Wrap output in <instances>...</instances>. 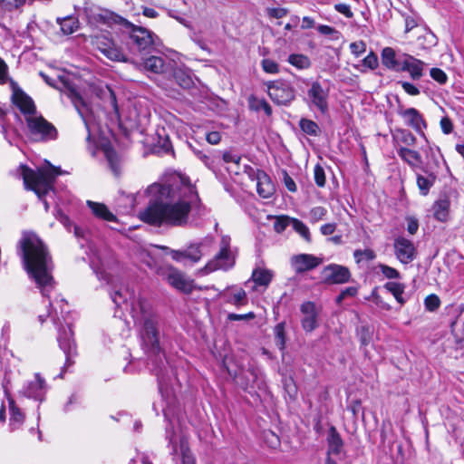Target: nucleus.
<instances>
[{
	"instance_id": "nucleus-33",
	"label": "nucleus",
	"mask_w": 464,
	"mask_h": 464,
	"mask_svg": "<svg viewBox=\"0 0 464 464\" xmlns=\"http://www.w3.org/2000/svg\"><path fill=\"white\" fill-rule=\"evenodd\" d=\"M249 109L255 111H263L266 115L270 116L272 114V108L265 99H258L254 95L248 97Z\"/></svg>"
},
{
	"instance_id": "nucleus-63",
	"label": "nucleus",
	"mask_w": 464,
	"mask_h": 464,
	"mask_svg": "<svg viewBox=\"0 0 464 464\" xmlns=\"http://www.w3.org/2000/svg\"><path fill=\"white\" fill-rule=\"evenodd\" d=\"M70 97L75 106H77L78 104H80L82 106H85V102H84L83 98L82 97L80 92H78L76 90L72 89L70 91Z\"/></svg>"
},
{
	"instance_id": "nucleus-16",
	"label": "nucleus",
	"mask_w": 464,
	"mask_h": 464,
	"mask_svg": "<svg viewBox=\"0 0 464 464\" xmlns=\"http://www.w3.org/2000/svg\"><path fill=\"white\" fill-rule=\"evenodd\" d=\"M303 314L302 327L305 332H313L318 326L319 310L314 302H304L300 306Z\"/></svg>"
},
{
	"instance_id": "nucleus-45",
	"label": "nucleus",
	"mask_w": 464,
	"mask_h": 464,
	"mask_svg": "<svg viewBox=\"0 0 464 464\" xmlns=\"http://www.w3.org/2000/svg\"><path fill=\"white\" fill-rule=\"evenodd\" d=\"M262 69L271 74H276L279 72V65L277 63H276L274 60L266 58L263 59L261 62Z\"/></svg>"
},
{
	"instance_id": "nucleus-51",
	"label": "nucleus",
	"mask_w": 464,
	"mask_h": 464,
	"mask_svg": "<svg viewBox=\"0 0 464 464\" xmlns=\"http://www.w3.org/2000/svg\"><path fill=\"white\" fill-rule=\"evenodd\" d=\"M363 66L374 70L379 65V61L377 55L371 52L363 60H362Z\"/></svg>"
},
{
	"instance_id": "nucleus-42",
	"label": "nucleus",
	"mask_w": 464,
	"mask_h": 464,
	"mask_svg": "<svg viewBox=\"0 0 464 464\" xmlns=\"http://www.w3.org/2000/svg\"><path fill=\"white\" fill-rule=\"evenodd\" d=\"M292 227L298 233L305 241H311V234L308 227L301 220L294 218L292 220Z\"/></svg>"
},
{
	"instance_id": "nucleus-30",
	"label": "nucleus",
	"mask_w": 464,
	"mask_h": 464,
	"mask_svg": "<svg viewBox=\"0 0 464 464\" xmlns=\"http://www.w3.org/2000/svg\"><path fill=\"white\" fill-rule=\"evenodd\" d=\"M173 79L179 86L185 90H188L195 85L190 72L181 68L174 70Z\"/></svg>"
},
{
	"instance_id": "nucleus-43",
	"label": "nucleus",
	"mask_w": 464,
	"mask_h": 464,
	"mask_svg": "<svg viewBox=\"0 0 464 464\" xmlns=\"http://www.w3.org/2000/svg\"><path fill=\"white\" fill-rule=\"evenodd\" d=\"M293 219H294L293 218H289L286 216L277 217L274 223V229L277 233L284 232L288 226H292Z\"/></svg>"
},
{
	"instance_id": "nucleus-32",
	"label": "nucleus",
	"mask_w": 464,
	"mask_h": 464,
	"mask_svg": "<svg viewBox=\"0 0 464 464\" xmlns=\"http://www.w3.org/2000/svg\"><path fill=\"white\" fill-rule=\"evenodd\" d=\"M450 202L448 198H440L433 205L434 218L441 222L447 221L450 214Z\"/></svg>"
},
{
	"instance_id": "nucleus-19",
	"label": "nucleus",
	"mask_w": 464,
	"mask_h": 464,
	"mask_svg": "<svg viewBox=\"0 0 464 464\" xmlns=\"http://www.w3.org/2000/svg\"><path fill=\"white\" fill-rule=\"evenodd\" d=\"M166 10L169 16L186 26L188 23V18L192 14V9L188 5V2H169Z\"/></svg>"
},
{
	"instance_id": "nucleus-62",
	"label": "nucleus",
	"mask_w": 464,
	"mask_h": 464,
	"mask_svg": "<svg viewBox=\"0 0 464 464\" xmlns=\"http://www.w3.org/2000/svg\"><path fill=\"white\" fill-rule=\"evenodd\" d=\"M52 309H53V304L51 301H49L46 310L43 314H40L37 316V321L40 325H43L47 321V319L50 317Z\"/></svg>"
},
{
	"instance_id": "nucleus-39",
	"label": "nucleus",
	"mask_w": 464,
	"mask_h": 464,
	"mask_svg": "<svg viewBox=\"0 0 464 464\" xmlns=\"http://www.w3.org/2000/svg\"><path fill=\"white\" fill-rule=\"evenodd\" d=\"M276 346L284 351L285 348V324L284 322L277 324L274 328Z\"/></svg>"
},
{
	"instance_id": "nucleus-1",
	"label": "nucleus",
	"mask_w": 464,
	"mask_h": 464,
	"mask_svg": "<svg viewBox=\"0 0 464 464\" xmlns=\"http://www.w3.org/2000/svg\"><path fill=\"white\" fill-rule=\"evenodd\" d=\"M172 192L169 185L154 183L150 187V198L147 207L139 213V218L144 223L160 227H184L188 222L189 214L193 207L201 204L198 192L189 188L187 198H179L171 203L168 202Z\"/></svg>"
},
{
	"instance_id": "nucleus-9",
	"label": "nucleus",
	"mask_w": 464,
	"mask_h": 464,
	"mask_svg": "<svg viewBox=\"0 0 464 464\" xmlns=\"http://www.w3.org/2000/svg\"><path fill=\"white\" fill-rule=\"evenodd\" d=\"M304 101L311 111L326 115L329 111V89L324 88L319 82H313L308 86Z\"/></svg>"
},
{
	"instance_id": "nucleus-29",
	"label": "nucleus",
	"mask_w": 464,
	"mask_h": 464,
	"mask_svg": "<svg viewBox=\"0 0 464 464\" xmlns=\"http://www.w3.org/2000/svg\"><path fill=\"white\" fill-rule=\"evenodd\" d=\"M8 405L10 425L15 426V428H19L24 422L25 415L16 405L15 401L11 396L8 397Z\"/></svg>"
},
{
	"instance_id": "nucleus-25",
	"label": "nucleus",
	"mask_w": 464,
	"mask_h": 464,
	"mask_svg": "<svg viewBox=\"0 0 464 464\" xmlns=\"http://www.w3.org/2000/svg\"><path fill=\"white\" fill-rule=\"evenodd\" d=\"M399 114L404 119L405 122L417 131H421L426 127L421 114L414 108L400 110Z\"/></svg>"
},
{
	"instance_id": "nucleus-54",
	"label": "nucleus",
	"mask_w": 464,
	"mask_h": 464,
	"mask_svg": "<svg viewBox=\"0 0 464 464\" xmlns=\"http://www.w3.org/2000/svg\"><path fill=\"white\" fill-rule=\"evenodd\" d=\"M326 213L327 210L321 206L314 207L310 211L311 218L315 222L323 219Z\"/></svg>"
},
{
	"instance_id": "nucleus-56",
	"label": "nucleus",
	"mask_w": 464,
	"mask_h": 464,
	"mask_svg": "<svg viewBox=\"0 0 464 464\" xmlns=\"http://www.w3.org/2000/svg\"><path fill=\"white\" fill-rule=\"evenodd\" d=\"M159 143H160V150L163 153L169 154V152H172V153L174 152L171 141L168 136H166L163 139L160 138Z\"/></svg>"
},
{
	"instance_id": "nucleus-2",
	"label": "nucleus",
	"mask_w": 464,
	"mask_h": 464,
	"mask_svg": "<svg viewBox=\"0 0 464 464\" xmlns=\"http://www.w3.org/2000/svg\"><path fill=\"white\" fill-rule=\"evenodd\" d=\"M24 267L43 296L50 299L55 286L53 260L47 246L38 237L26 236L20 242Z\"/></svg>"
},
{
	"instance_id": "nucleus-14",
	"label": "nucleus",
	"mask_w": 464,
	"mask_h": 464,
	"mask_svg": "<svg viewBox=\"0 0 464 464\" xmlns=\"http://www.w3.org/2000/svg\"><path fill=\"white\" fill-rule=\"evenodd\" d=\"M157 248L164 251L166 254L171 256V258L176 262H181L185 259L196 263L201 258V251L198 246L191 245L185 250H173L166 246H156Z\"/></svg>"
},
{
	"instance_id": "nucleus-60",
	"label": "nucleus",
	"mask_w": 464,
	"mask_h": 464,
	"mask_svg": "<svg viewBox=\"0 0 464 464\" xmlns=\"http://www.w3.org/2000/svg\"><path fill=\"white\" fill-rule=\"evenodd\" d=\"M8 66L3 58L0 57V84H5L7 82Z\"/></svg>"
},
{
	"instance_id": "nucleus-26",
	"label": "nucleus",
	"mask_w": 464,
	"mask_h": 464,
	"mask_svg": "<svg viewBox=\"0 0 464 464\" xmlns=\"http://www.w3.org/2000/svg\"><path fill=\"white\" fill-rule=\"evenodd\" d=\"M59 346L65 353V362L63 368L66 370L75 362L74 358L78 355L76 343L69 338H59Z\"/></svg>"
},
{
	"instance_id": "nucleus-34",
	"label": "nucleus",
	"mask_w": 464,
	"mask_h": 464,
	"mask_svg": "<svg viewBox=\"0 0 464 464\" xmlns=\"http://www.w3.org/2000/svg\"><path fill=\"white\" fill-rule=\"evenodd\" d=\"M287 62L299 70L308 69L311 66L309 57L302 53L290 54Z\"/></svg>"
},
{
	"instance_id": "nucleus-3",
	"label": "nucleus",
	"mask_w": 464,
	"mask_h": 464,
	"mask_svg": "<svg viewBox=\"0 0 464 464\" xmlns=\"http://www.w3.org/2000/svg\"><path fill=\"white\" fill-rule=\"evenodd\" d=\"M99 21L112 27L118 25L122 32V35L126 34L131 44L136 47L140 53H150L153 50L154 40L153 33L148 29L138 26L125 19L124 17L117 14L109 10H102L98 14Z\"/></svg>"
},
{
	"instance_id": "nucleus-47",
	"label": "nucleus",
	"mask_w": 464,
	"mask_h": 464,
	"mask_svg": "<svg viewBox=\"0 0 464 464\" xmlns=\"http://www.w3.org/2000/svg\"><path fill=\"white\" fill-rule=\"evenodd\" d=\"M379 268L382 274L389 279H396L400 277V273L395 268L389 266L387 265L381 264L379 265Z\"/></svg>"
},
{
	"instance_id": "nucleus-22",
	"label": "nucleus",
	"mask_w": 464,
	"mask_h": 464,
	"mask_svg": "<svg viewBox=\"0 0 464 464\" xmlns=\"http://www.w3.org/2000/svg\"><path fill=\"white\" fill-rule=\"evenodd\" d=\"M398 156L407 163L411 169L415 170L422 166V157L420 153L415 150L406 147H400L397 149Z\"/></svg>"
},
{
	"instance_id": "nucleus-55",
	"label": "nucleus",
	"mask_w": 464,
	"mask_h": 464,
	"mask_svg": "<svg viewBox=\"0 0 464 464\" xmlns=\"http://www.w3.org/2000/svg\"><path fill=\"white\" fill-rule=\"evenodd\" d=\"M350 50L358 57L366 51V44L362 41L353 42L350 44Z\"/></svg>"
},
{
	"instance_id": "nucleus-58",
	"label": "nucleus",
	"mask_w": 464,
	"mask_h": 464,
	"mask_svg": "<svg viewBox=\"0 0 464 464\" xmlns=\"http://www.w3.org/2000/svg\"><path fill=\"white\" fill-rule=\"evenodd\" d=\"M358 289L354 286L346 287L344 290L341 292V294L337 296L336 302L341 303L347 296H354L356 295Z\"/></svg>"
},
{
	"instance_id": "nucleus-28",
	"label": "nucleus",
	"mask_w": 464,
	"mask_h": 464,
	"mask_svg": "<svg viewBox=\"0 0 464 464\" xmlns=\"http://www.w3.org/2000/svg\"><path fill=\"white\" fill-rule=\"evenodd\" d=\"M45 386L46 383L44 378L41 377L40 373H36L34 375V381L31 382L27 387V396L34 400L42 401Z\"/></svg>"
},
{
	"instance_id": "nucleus-52",
	"label": "nucleus",
	"mask_w": 464,
	"mask_h": 464,
	"mask_svg": "<svg viewBox=\"0 0 464 464\" xmlns=\"http://www.w3.org/2000/svg\"><path fill=\"white\" fill-rule=\"evenodd\" d=\"M287 13L288 10L283 7H271L266 9V14L270 18L279 19L285 17Z\"/></svg>"
},
{
	"instance_id": "nucleus-17",
	"label": "nucleus",
	"mask_w": 464,
	"mask_h": 464,
	"mask_svg": "<svg viewBox=\"0 0 464 464\" xmlns=\"http://www.w3.org/2000/svg\"><path fill=\"white\" fill-rule=\"evenodd\" d=\"M165 279L171 286L184 294H190L193 291L191 282L186 280L183 273L173 266H168Z\"/></svg>"
},
{
	"instance_id": "nucleus-50",
	"label": "nucleus",
	"mask_w": 464,
	"mask_h": 464,
	"mask_svg": "<svg viewBox=\"0 0 464 464\" xmlns=\"http://www.w3.org/2000/svg\"><path fill=\"white\" fill-rule=\"evenodd\" d=\"M314 181L318 187H324L325 185V174L324 169L320 165H316L314 169Z\"/></svg>"
},
{
	"instance_id": "nucleus-4",
	"label": "nucleus",
	"mask_w": 464,
	"mask_h": 464,
	"mask_svg": "<svg viewBox=\"0 0 464 464\" xmlns=\"http://www.w3.org/2000/svg\"><path fill=\"white\" fill-rule=\"evenodd\" d=\"M19 169L24 188L34 192L40 200H44L50 191L54 190L56 178L61 174L60 169L54 166L34 169L25 164H21Z\"/></svg>"
},
{
	"instance_id": "nucleus-10",
	"label": "nucleus",
	"mask_w": 464,
	"mask_h": 464,
	"mask_svg": "<svg viewBox=\"0 0 464 464\" xmlns=\"http://www.w3.org/2000/svg\"><path fill=\"white\" fill-rule=\"evenodd\" d=\"M27 128L32 135H38L41 140H56L58 130L43 115L25 117Z\"/></svg>"
},
{
	"instance_id": "nucleus-57",
	"label": "nucleus",
	"mask_w": 464,
	"mask_h": 464,
	"mask_svg": "<svg viewBox=\"0 0 464 464\" xmlns=\"http://www.w3.org/2000/svg\"><path fill=\"white\" fill-rule=\"evenodd\" d=\"M283 181L286 188L291 192H295L297 190V187L294 179L289 176V174L284 170L283 171Z\"/></svg>"
},
{
	"instance_id": "nucleus-8",
	"label": "nucleus",
	"mask_w": 464,
	"mask_h": 464,
	"mask_svg": "<svg viewBox=\"0 0 464 464\" xmlns=\"http://www.w3.org/2000/svg\"><path fill=\"white\" fill-rule=\"evenodd\" d=\"M91 46L112 62L126 63L128 57L121 46L118 45L109 32H100L88 37Z\"/></svg>"
},
{
	"instance_id": "nucleus-64",
	"label": "nucleus",
	"mask_w": 464,
	"mask_h": 464,
	"mask_svg": "<svg viewBox=\"0 0 464 464\" xmlns=\"http://www.w3.org/2000/svg\"><path fill=\"white\" fill-rule=\"evenodd\" d=\"M335 9L348 18L353 16V13L350 9V6L344 3H339L335 5Z\"/></svg>"
},
{
	"instance_id": "nucleus-23",
	"label": "nucleus",
	"mask_w": 464,
	"mask_h": 464,
	"mask_svg": "<svg viewBox=\"0 0 464 464\" xmlns=\"http://www.w3.org/2000/svg\"><path fill=\"white\" fill-rule=\"evenodd\" d=\"M256 190L263 198H270L276 192V188L270 177L264 171L256 174Z\"/></svg>"
},
{
	"instance_id": "nucleus-44",
	"label": "nucleus",
	"mask_w": 464,
	"mask_h": 464,
	"mask_svg": "<svg viewBox=\"0 0 464 464\" xmlns=\"http://www.w3.org/2000/svg\"><path fill=\"white\" fill-rule=\"evenodd\" d=\"M353 256L357 263L362 260H373L376 256L375 253L372 249L360 250L357 249L353 252Z\"/></svg>"
},
{
	"instance_id": "nucleus-11",
	"label": "nucleus",
	"mask_w": 464,
	"mask_h": 464,
	"mask_svg": "<svg viewBox=\"0 0 464 464\" xmlns=\"http://www.w3.org/2000/svg\"><path fill=\"white\" fill-rule=\"evenodd\" d=\"M268 95L277 104L287 105L295 98L294 87L285 81H274L267 84Z\"/></svg>"
},
{
	"instance_id": "nucleus-46",
	"label": "nucleus",
	"mask_w": 464,
	"mask_h": 464,
	"mask_svg": "<svg viewBox=\"0 0 464 464\" xmlns=\"http://www.w3.org/2000/svg\"><path fill=\"white\" fill-rule=\"evenodd\" d=\"M430 77L438 82L440 84H445L448 81V76L445 72L440 68H432L430 72Z\"/></svg>"
},
{
	"instance_id": "nucleus-38",
	"label": "nucleus",
	"mask_w": 464,
	"mask_h": 464,
	"mask_svg": "<svg viewBox=\"0 0 464 464\" xmlns=\"http://www.w3.org/2000/svg\"><path fill=\"white\" fill-rule=\"evenodd\" d=\"M60 24L61 30L64 34H72L78 28L77 21L72 16H66L62 19H57Z\"/></svg>"
},
{
	"instance_id": "nucleus-37",
	"label": "nucleus",
	"mask_w": 464,
	"mask_h": 464,
	"mask_svg": "<svg viewBox=\"0 0 464 464\" xmlns=\"http://www.w3.org/2000/svg\"><path fill=\"white\" fill-rule=\"evenodd\" d=\"M384 287L392 294L399 304H403L405 303V299L402 296L405 287L402 284L398 282H388L385 284Z\"/></svg>"
},
{
	"instance_id": "nucleus-12",
	"label": "nucleus",
	"mask_w": 464,
	"mask_h": 464,
	"mask_svg": "<svg viewBox=\"0 0 464 464\" xmlns=\"http://www.w3.org/2000/svg\"><path fill=\"white\" fill-rule=\"evenodd\" d=\"M393 249L396 258L404 265L411 263L417 256V249L413 242L403 237L394 239Z\"/></svg>"
},
{
	"instance_id": "nucleus-41",
	"label": "nucleus",
	"mask_w": 464,
	"mask_h": 464,
	"mask_svg": "<svg viewBox=\"0 0 464 464\" xmlns=\"http://www.w3.org/2000/svg\"><path fill=\"white\" fill-rule=\"evenodd\" d=\"M299 126L301 130L308 135L316 136L320 131L318 124L309 119H301Z\"/></svg>"
},
{
	"instance_id": "nucleus-59",
	"label": "nucleus",
	"mask_w": 464,
	"mask_h": 464,
	"mask_svg": "<svg viewBox=\"0 0 464 464\" xmlns=\"http://www.w3.org/2000/svg\"><path fill=\"white\" fill-rule=\"evenodd\" d=\"M108 94H109V97H108L109 104L111 105L113 111L115 113L119 114V106H118L115 92L111 88L108 87Z\"/></svg>"
},
{
	"instance_id": "nucleus-7",
	"label": "nucleus",
	"mask_w": 464,
	"mask_h": 464,
	"mask_svg": "<svg viewBox=\"0 0 464 464\" xmlns=\"http://www.w3.org/2000/svg\"><path fill=\"white\" fill-rule=\"evenodd\" d=\"M426 157L428 159V162L424 167H421L424 175L420 173L416 174L417 186L422 196H427L429 194L430 189L437 180L438 169L440 168V158L441 157L440 154V149L429 147L428 150H426Z\"/></svg>"
},
{
	"instance_id": "nucleus-20",
	"label": "nucleus",
	"mask_w": 464,
	"mask_h": 464,
	"mask_svg": "<svg viewBox=\"0 0 464 464\" xmlns=\"http://www.w3.org/2000/svg\"><path fill=\"white\" fill-rule=\"evenodd\" d=\"M229 256V244L225 243L221 246L218 253L216 254L215 256L209 262L207 263V265L204 267V270L206 271V273H211L218 269H227Z\"/></svg>"
},
{
	"instance_id": "nucleus-6",
	"label": "nucleus",
	"mask_w": 464,
	"mask_h": 464,
	"mask_svg": "<svg viewBox=\"0 0 464 464\" xmlns=\"http://www.w3.org/2000/svg\"><path fill=\"white\" fill-rule=\"evenodd\" d=\"M140 309L143 320L141 338L147 353L160 355L164 353L160 341L159 315L146 309L144 302L140 301Z\"/></svg>"
},
{
	"instance_id": "nucleus-40",
	"label": "nucleus",
	"mask_w": 464,
	"mask_h": 464,
	"mask_svg": "<svg viewBox=\"0 0 464 464\" xmlns=\"http://www.w3.org/2000/svg\"><path fill=\"white\" fill-rule=\"evenodd\" d=\"M262 440L266 447L272 450L279 448L281 444L279 437L272 430H265L262 434Z\"/></svg>"
},
{
	"instance_id": "nucleus-15",
	"label": "nucleus",
	"mask_w": 464,
	"mask_h": 464,
	"mask_svg": "<svg viewBox=\"0 0 464 464\" xmlns=\"http://www.w3.org/2000/svg\"><path fill=\"white\" fill-rule=\"evenodd\" d=\"M12 102L25 116L36 114V106L34 100L19 87L14 88Z\"/></svg>"
},
{
	"instance_id": "nucleus-48",
	"label": "nucleus",
	"mask_w": 464,
	"mask_h": 464,
	"mask_svg": "<svg viewBox=\"0 0 464 464\" xmlns=\"http://www.w3.org/2000/svg\"><path fill=\"white\" fill-rule=\"evenodd\" d=\"M189 188H193L195 191H198L196 186L191 183L188 177H182L181 187L179 188V196L186 198L188 194Z\"/></svg>"
},
{
	"instance_id": "nucleus-13",
	"label": "nucleus",
	"mask_w": 464,
	"mask_h": 464,
	"mask_svg": "<svg viewBox=\"0 0 464 464\" xmlns=\"http://www.w3.org/2000/svg\"><path fill=\"white\" fill-rule=\"evenodd\" d=\"M324 280L329 284H344L350 280L351 273L343 266L331 264L322 271Z\"/></svg>"
},
{
	"instance_id": "nucleus-31",
	"label": "nucleus",
	"mask_w": 464,
	"mask_h": 464,
	"mask_svg": "<svg viewBox=\"0 0 464 464\" xmlns=\"http://www.w3.org/2000/svg\"><path fill=\"white\" fill-rule=\"evenodd\" d=\"M273 274L270 270L265 268H256L252 272L251 279L256 286H263L266 288L271 283Z\"/></svg>"
},
{
	"instance_id": "nucleus-61",
	"label": "nucleus",
	"mask_w": 464,
	"mask_h": 464,
	"mask_svg": "<svg viewBox=\"0 0 464 464\" xmlns=\"http://www.w3.org/2000/svg\"><path fill=\"white\" fill-rule=\"evenodd\" d=\"M440 128L445 134H450L453 130V124L449 117H443L440 120Z\"/></svg>"
},
{
	"instance_id": "nucleus-49",
	"label": "nucleus",
	"mask_w": 464,
	"mask_h": 464,
	"mask_svg": "<svg viewBox=\"0 0 464 464\" xmlns=\"http://www.w3.org/2000/svg\"><path fill=\"white\" fill-rule=\"evenodd\" d=\"M424 304L427 310L435 311L439 308L440 301L436 295H430L425 298Z\"/></svg>"
},
{
	"instance_id": "nucleus-21",
	"label": "nucleus",
	"mask_w": 464,
	"mask_h": 464,
	"mask_svg": "<svg viewBox=\"0 0 464 464\" xmlns=\"http://www.w3.org/2000/svg\"><path fill=\"white\" fill-rule=\"evenodd\" d=\"M326 441L328 446V457H339L342 455L343 450V441L334 426H331L329 428Z\"/></svg>"
},
{
	"instance_id": "nucleus-5",
	"label": "nucleus",
	"mask_w": 464,
	"mask_h": 464,
	"mask_svg": "<svg viewBox=\"0 0 464 464\" xmlns=\"http://www.w3.org/2000/svg\"><path fill=\"white\" fill-rule=\"evenodd\" d=\"M381 60L385 68L396 72H407L412 80L423 76L425 63L422 61L405 53H397L392 47L382 50Z\"/></svg>"
},
{
	"instance_id": "nucleus-53",
	"label": "nucleus",
	"mask_w": 464,
	"mask_h": 464,
	"mask_svg": "<svg viewBox=\"0 0 464 464\" xmlns=\"http://www.w3.org/2000/svg\"><path fill=\"white\" fill-rule=\"evenodd\" d=\"M399 84H401L403 91L409 95L416 96L420 94L419 88L409 82L401 81L399 82Z\"/></svg>"
},
{
	"instance_id": "nucleus-18",
	"label": "nucleus",
	"mask_w": 464,
	"mask_h": 464,
	"mask_svg": "<svg viewBox=\"0 0 464 464\" xmlns=\"http://www.w3.org/2000/svg\"><path fill=\"white\" fill-rule=\"evenodd\" d=\"M323 259L311 254H299L291 258V265L296 273L312 270L321 265Z\"/></svg>"
},
{
	"instance_id": "nucleus-24",
	"label": "nucleus",
	"mask_w": 464,
	"mask_h": 464,
	"mask_svg": "<svg viewBox=\"0 0 464 464\" xmlns=\"http://www.w3.org/2000/svg\"><path fill=\"white\" fill-rule=\"evenodd\" d=\"M86 204L96 218L107 222L118 221L116 215H114L104 203L87 200Z\"/></svg>"
},
{
	"instance_id": "nucleus-36",
	"label": "nucleus",
	"mask_w": 464,
	"mask_h": 464,
	"mask_svg": "<svg viewBox=\"0 0 464 464\" xmlns=\"http://www.w3.org/2000/svg\"><path fill=\"white\" fill-rule=\"evenodd\" d=\"M103 152L111 169L113 170V172H118L120 168V159L115 149L111 146H106L103 149Z\"/></svg>"
},
{
	"instance_id": "nucleus-27",
	"label": "nucleus",
	"mask_w": 464,
	"mask_h": 464,
	"mask_svg": "<svg viewBox=\"0 0 464 464\" xmlns=\"http://www.w3.org/2000/svg\"><path fill=\"white\" fill-rule=\"evenodd\" d=\"M395 149L400 147L411 148L416 143V137L408 130L399 129L392 133Z\"/></svg>"
},
{
	"instance_id": "nucleus-35",
	"label": "nucleus",
	"mask_w": 464,
	"mask_h": 464,
	"mask_svg": "<svg viewBox=\"0 0 464 464\" xmlns=\"http://www.w3.org/2000/svg\"><path fill=\"white\" fill-rule=\"evenodd\" d=\"M164 60L160 56H150L144 61V68L154 73L163 72Z\"/></svg>"
}]
</instances>
